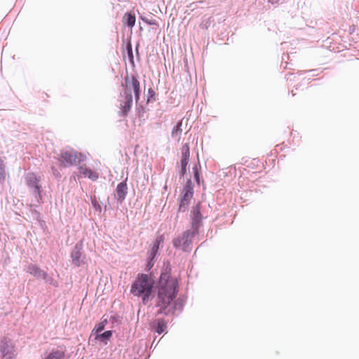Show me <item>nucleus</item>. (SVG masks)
Wrapping results in <instances>:
<instances>
[{
    "instance_id": "ddd939ff",
    "label": "nucleus",
    "mask_w": 359,
    "mask_h": 359,
    "mask_svg": "<svg viewBox=\"0 0 359 359\" xmlns=\"http://www.w3.org/2000/svg\"><path fill=\"white\" fill-rule=\"evenodd\" d=\"M79 171L85 177H87L92 181H96L99 177L98 172L87 168L86 166H80Z\"/></svg>"
},
{
    "instance_id": "f257e3e1",
    "label": "nucleus",
    "mask_w": 359,
    "mask_h": 359,
    "mask_svg": "<svg viewBox=\"0 0 359 359\" xmlns=\"http://www.w3.org/2000/svg\"><path fill=\"white\" fill-rule=\"evenodd\" d=\"M178 283L175 278L168 273L161 274L156 286L157 292L156 306L158 308L157 314L169 315L173 313L175 306H172L177 297Z\"/></svg>"
},
{
    "instance_id": "f8f14e48",
    "label": "nucleus",
    "mask_w": 359,
    "mask_h": 359,
    "mask_svg": "<svg viewBox=\"0 0 359 359\" xmlns=\"http://www.w3.org/2000/svg\"><path fill=\"white\" fill-rule=\"evenodd\" d=\"M65 347L53 349L43 359H65Z\"/></svg>"
},
{
    "instance_id": "5701e85b",
    "label": "nucleus",
    "mask_w": 359,
    "mask_h": 359,
    "mask_svg": "<svg viewBox=\"0 0 359 359\" xmlns=\"http://www.w3.org/2000/svg\"><path fill=\"white\" fill-rule=\"evenodd\" d=\"M192 170H193V172H194V179H195L196 183L199 184L201 182L200 172H199L200 169L198 168L197 165H195L193 167Z\"/></svg>"
},
{
    "instance_id": "6ab92c4d",
    "label": "nucleus",
    "mask_w": 359,
    "mask_h": 359,
    "mask_svg": "<svg viewBox=\"0 0 359 359\" xmlns=\"http://www.w3.org/2000/svg\"><path fill=\"white\" fill-rule=\"evenodd\" d=\"M161 241V239H159V240L157 239L156 241V243L152 246L151 250L150 251V255H149L150 258L152 259L156 256V255L158 252V250L159 248V243Z\"/></svg>"
},
{
    "instance_id": "aec40b11",
    "label": "nucleus",
    "mask_w": 359,
    "mask_h": 359,
    "mask_svg": "<svg viewBox=\"0 0 359 359\" xmlns=\"http://www.w3.org/2000/svg\"><path fill=\"white\" fill-rule=\"evenodd\" d=\"M107 320H102V322L99 323L98 324H97L93 332L98 334L99 332H102L104 329V327H105V325L107 324Z\"/></svg>"
},
{
    "instance_id": "bb28decb",
    "label": "nucleus",
    "mask_w": 359,
    "mask_h": 359,
    "mask_svg": "<svg viewBox=\"0 0 359 359\" xmlns=\"http://www.w3.org/2000/svg\"><path fill=\"white\" fill-rule=\"evenodd\" d=\"M128 52L129 55L133 58V51H132V47L131 45L129 44L128 46Z\"/></svg>"
},
{
    "instance_id": "423d86ee",
    "label": "nucleus",
    "mask_w": 359,
    "mask_h": 359,
    "mask_svg": "<svg viewBox=\"0 0 359 359\" xmlns=\"http://www.w3.org/2000/svg\"><path fill=\"white\" fill-rule=\"evenodd\" d=\"M123 91L131 94L134 93L135 100L138 102L140 97V83L135 76H126L125 78V84L123 86Z\"/></svg>"
},
{
    "instance_id": "7ed1b4c3",
    "label": "nucleus",
    "mask_w": 359,
    "mask_h": 359,
    "mask_svg": "<svg viewBox=\"0 0 359 359\" xmlns=\"http://www.w3.org/2000/svg\"><path fill=\"white\" fill-rule=\"evenodd\" d=\"M81 156V154L78 153L72 149H64L60 151L58 159L60 163V165L66 168L79 163V157Z\"/></svg>"
},
{
    "instance_id": "4468645a",
    "label": "nucleus",
    "mask_w": 359,
    "mask_h": 359,
    "mask_svg": "<svg viewBox=\"0 0 359 359\" xmlns=\"http://www.w3.org/2000/svg\"><path fill=\"white\" fill-rule=\"evenodd\" d=\"M193 223L198 224L202 220V215L201 214V203H198L194 207H193L191 215H190Z\"/></svg>"
},
{
    "instance_id": "9d476101",
    "label": "nucleus",
    "mask_w": 359,
    "mask_h": 359,
    "mask_svg": "<svg viewBox=\"0 0 359 359\" xmlns=\"http://www.w3.org/2000/svg\"><path fill=\"white\" fill-rule=\"evenodd\" d=\"M120 109L124 116H126L128 112L130 110L133 104L132 94L123 91L121 95Z\"/></svg>"
},
{
    "instance_id": "a878e982",
    "label": "nucleus",
    "mask_w": 359,
    "mask_h": 359,
    "mask_svg": "<svg viewBox=\"0 0 359 359\" xmlns=\"http://www.w3.org/2000/svg\"><path fill=\"white\" fill-rule=\"evenodd\" d=\"M142 20L145 22L147 23V25H155V26H158V23L156 22V20L154 19H147V18H142Z\"/></svg>"
},
{
    "instance_id": "6e6552de",
    "label": "nucleus",
    "mask_w": 359,
    "mask_h": 359,
    "mask_svg": "<svg viewBox=\"0 0 359 359\" xmlns=\"http://www.w3.org/2000/svg\"><path fill=\"white\" fill-rule=\"evenodd\" d=\"M26 184L27 186L33 189L34 194L41 197L42 191L41 186L39 184L40 178L38 177L34 173H28L25 177Z\"/></svg>"
},
{
    "instance_id": "20e7f679",
    "label": "nucleus",
    "mask_w": 359,
    "mask_h": 359,
    "mask_svg": "<svg viewBox=\"0 0 359 359\" xmlns=\"http://www.w3.org/2000/svg\"><path fill=\"white\" fill-rule=\"evenodd\" d=\"M16 347L13 340L8 337L0 339V357L1 359H15Z\"/></svg>"
},
{
    "instance_id": "a211bd4d",
    "label": "nucleus",
    "mask_w": 359,
    "mask_h": 359,
    "mask_svg": "<svg viewBox=\"0 0 359 359\" xmlns=\"http://www.w3.org/2000/svg\"><path fill=\"white\" fill-rule=\"evenodd\" d=\"M167 327L166 322L164 320H158L156 332L158 334L163 333Z\"/></svg>"
},
{
    "instance_id": "412c9836",
    "label": "nucleus",
    "mask_w": 359,
    "mask_h": 359,
    "mask_svg": "<svg viewBox=\"0 0 359 359\" xmlns=\"http://www.w3.org/2000/svg\"><path fill=\"white\" fill-rule=\"evenodd\" d=\"M111 335H112L111 331L109 330V331L104 332V333H102L101 334H97L95 339H100L101 341H104L105 339H109L111 337Z\"/></svg>"
},
{
    "instance_id": "2eb2a0df",
    "label": "nucleus",
    "mask_w": 359,
    "mask_h": 359,
    "mask_svg": "<svg viewBox=\"0 0 359 359\" xmlns=\"http://www.w3.org/2000/svg\"><path fill=\"white\" fill-rule=\"evenodd\" d=\"M127 190L128 187L126 182H122L117 185L116 195L117 198L119 201L122 202L125 199V197L127 194Z\"/></svg>"
},
{
    "instance_id": "f3484780",
    "label": "nucleus",
    "mask_w": 359,
    "mask_h": 359,
    "mask_svg": "<svg viewBox=\"0 0 359 359\" xmlns=\"http://www.w3.org/2000/svg\"><path fill=\"white\" fill-rule=\"evenodd\" d=\"M182 120L180 121L177 125L172 128L171 136L179 142L180 140L181 135L182 133Z\"/></svg>"
},
{
    "instance_id": "39448f33",
    "label": "nucleus",
    "mask_w": 359,
    "mask_h": 359,
    "mask_svg": "<svg viewBox=\"0 0 359 359\" xmlns=\"http://www.w3.org/2000/svg\"><path fill=\"white\" fill-rule=\"evenodd\" d=\"M194 189L191 180H188L184 187L180 197L179 205V211L184 212L187 210L190 204L191 200L193 198Z\"/></svg>"
},
{
    "instance_id": "1a4fd4ad",
    "label": "nucleus",
    "mask_w": 359,
    "mask_h": 359,
    "mask_svg": "<svg viewBox=\"0 0 359 359\" xmlns=\"http://www.w3.org/2000/svg\"><path fill=\"white\" fill-rule=\"evenodd\" d=\"M181 153H182V158L180 160V176L183 177L187 173V167L189 161V156H190V151H189V146L188 144H184L182 149H181Z\"/></svg>"
},
{
    "instance_id": "393cba45",
    "label": "nucleus",
    "mask_w": 359,
    "mask_h": 359,
    "mask_svg": "<svg viewBox=\"0 0 359 359\" xmlns=\"http://www.w3.org/2000/svg\"><path fill=\"white\" fill-rule=\"evenodd\" d=\"M155 95H156V93H155L154 90L151 88H149L148 89L147 102L155 100Z\"/></svg>"
},
{
    "instance_id": "cd10ccee",
    "label": "nucleus",
    "mask_w": 359,
    "mask_h": 359,
    "mask_svg": "<svg viewBox=\"0 0 359 359\" xmlns=\"http://www.w3.org/2000/svg\"><path fill=\"white\" fill-rule=\"evenodd\" d=\"M279 1V0H269V2H270L272 4H277Z\"/></svg>"
},
{
    "instance_id": "dca6fc26",
    "label": "nucleus",
    "mask_w": 359,
    "mask_h": 359,
    "mask_svg": "<svg viewBox=\"0 0 359 359\" xmlns=\"http://www.w3.org/2000/svg\"><path fill=\"white\" fill-rule=\"evenodd\" d=\"M135 14L130 13H126L123 17V23L130 27H134L135 24Z\"/></svg>"
},
{
    "instance_id": "9b49d317",
    "label": "nucleus",
    "mask_w": 359,
    "mask_h": 359,
    "mask_svg": "<svg viewBox=\"0 0 359 359\" xmlns=\"http://www.w3.org/2000/svg\"><path fill=\"white\" fill-rule=\"evenodd\" d=\"M27 271L38 279H46L47 274L35 264H30L28 266Z\"/></svg>"
},
{
    "instance_id": "b1692460",
    "label": "nucleus",
    "mask_w": 359,
    "mask_h": 359,
    "mask_svg": "<svg viewBox=\"0 0 359 359\" xmlns=\"http://www.w3.org/2000/svg\"><path fill=\"white\" fill-rule=\"evenodd\" d=\"M80 257H81V254L79 252H76L72 254V262L75 265H76V266L80 265Z\"/></svg>"
},
{
    "instance_id": "f03ea898",
    "label": "nucleus",
    "mask_w": 359,
    "mask_h": 359,
    "mask_svg": "<svg viewBox=\"0 0 359 359\" xmlns=\"http://www.w3.org/2000/svg\"><path fill=\"white\" fill-rule=\"evenodd\" d=\"M154 281L147 274H140L131 286V293L137 297H141L142 303L146 304L152 292Z\"/></svg>"
},
{
    "instance_id": "0eeeda50",
    "label": "nucleus",
    "mask_w": 359,
    "mask_h": 359,
    "mask_svg": "<svg viewBox=\"0 0 359 359\" xmlns=\"http://www.w3.org/2000/svg\"><path fill=\"white\" fill-rule=\"evenodd\" d=\"M196 233V229L192 226L191 229L187 231L182 236L173 240V245L175 248H181L187 251L192 242V239Z\"/></svg>"
},
{
    "instance_id": "4be33fe9",
    "label": "nucleus",
    "mask_w": 359,
    "mask_h": 359,
    "mask_svg": "<svg viewBox=\"0 0 359 359\" xmlns=\"http://www.w3.org/2000/svg\"><path fill=\"white\" fill-rule=\"evenodd\" d=\"M6 177L4 161L0 158V182H4Z\"/></svg>"
}]
</instances>
